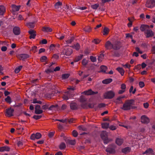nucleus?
Instances as JSON below:
<instances>
[{
  "label": "nucleus",
  "instance_id": "1",
  "mask_svg": "<svg viewBox=\"0 0 155 155\" xmlns=\"http://www.w3.org/2000/svg\"><path fill=\"white\" fill-rule=\"evenodd\" d=\"M67 89L68 91L65 92L62 97L63 99L65 100H68L71 97V96L73 94V91L75 90L76 88L70 86L67 88Z\"/></svg>",
  "mask_w": 155,
  "mask_h": 155
},
{
  "label": "nucleus",
  "instance_id": "2",
  "mask_svg": "<svg viewBox=\"0 0 155 155\" xmlns=\"http://www.w3.org/2000/svg\"><path fill=\"white\" fill-rule=\"evenodd\" d=\"M134 100L133 99L126 101L123 104L121 109L124 110H130L132 107V105L133 104Z\"/></svg>",
  "mask_w": 155,
  "mask_h": 155
},
{
  "label": "nucleus",
  "instance_id": "3",
  "mask_svg": "<svg viewBox=\"0 0 155 155\" xmlns=\"http://www.w3.org/2000/svg\"><path fill=\"white\" fill-rule=\"evenodd\" d=\"M104 95L105 99H111L115 96V93L112 91H110L105 92Z\"/></svg>",
  "mask_w": 155,
  "mask_h": 155
},
{
  "label": "nucleus",
  "instance_id": "4",
  "mask_svg": "<svg viewBox=\"0 0 155 155\" xmlns=\"http://www.w3.org/2000/svg\"><path fill=\"white\" fill-rule=\"evenodd\" d=\"M72 50L70 48H64L62 52L63 54L69 56L72 53Z\"/></svg>",
  "mask_w": 155,
  "mask_h": 155
},
{
  "label": "nucleus",
  "instance_id": "5",
  "mask_svg": "<svg viewBox=\"0 0 155 155\" xmlns=\"http://www.w3.org/2000/svg\"><path fill=\"white\" fill-rule=\"evenodd\" d=\"M145 5L148 8L154 7L155 6V0H147Z\"/></svg>",
  "mask_w": 155,
  "mask_h": 155
},
{
  "label": "nucleus",
  "instance_id": "6",
  "mask_svg": "<svg viewBox=\"0 0 155 155\" xmlns=\"http://www.w3.org/2000/svg\"><path fill=\"white\" fill-rule=\"evenodd\" d=\"M115 145L114 144H111L108 146L106 151L110 153H113L115 152Z\"/></svg>",
  "mask_w": 155,
  "mask_h": 155
},
{
  "label": "nucleus",
  "instance_id": "7",
  "mask_svg": "<svg viewBox=\"0 0 155 155\" xmlns=\"http://www.w3.org/2000/svg\"><path fill=\"white\" fill-rule=\"evenodd\" d=\"M17 57L20 60L24 61L25 59L29 57V55L27 54H19L17 56Z\"/></svg>",
  "mask_w": 155,
  "mask_h": 155
},
{
  "label": "nucleus",
  "instance_id": "8",
  "mask_svg": "<svg viewBox=\"0 0 155 155\" xmlns=\"http://www.w3.org/2000/svg\"><path fill=\"white\" fill-rule=\"evenodd\" d=\"M41 137V135L39 133H37L36 134H33L31 136L30 138L31 140H34L35 139H38Z\"/></svg>",
  "mask_w": 155,
  "mask_h": 155
},
{
  "label": "nucleus",
  "instance_id": "9",
  "mask_svg": "<svg viewBox=\"0 0 155 155\" xmlns=\"http://www.w3.org/2000/svg\"><path fill=\"white\" fill-rule=\"evenodd\" d=\"M14 110L11 108H8L6 110V115L8 117H10L13 115V113Z\"/></svg>",
  "mask_w": 155,
  "mask_h": 155
},
{
  "label": "nucleus",
  "instance_id": "10",
  "mask_svg": "<svg viewBox=\"0 0 155 155\" xmlns=\"http://www.w3.org/2000/svg\"><path fill=\"white\" fill-rule=\"evenodd\" d=\"M121 47L120 44L118 41H116L113 44L112 49L114 50H119Z\"/></svg>",
  "mask_w": 155,
  "mask_h": 155
},
{
  "label": "nucleus",
  "instance_id": "11",
  "mask_svg": "<svg viewBox=\"0 0 155 155\" xmlns=\"http://www.w3.org/2000/svg\"><path fill=\"white\" fill-rule=\"evenodd\" d=\"M13 31L14 35H19L21 32L20 28L17 26H15L13 28Z\"/></svg>",
  "mask_w": 155,
  "mask_h": 155
},
{
  "label": "nucleus",
  "instance_id": "12",
  "mask_svg": "<svg viewBox=\"0 0 155 155\" xmlns=\"http://www.w3.org/2000/svg\"><path fill=\"white\" fill-rule=\"evenodd\" d=\"M141 122L142 123L148 124L149 122V119L145 115H142L141 117Z\"/></svg>",
  "mask_w": 155,
  "mask_h": 155
},
{
  "label": "nucleus",
  "instance_id": "13",
  "mask_svg": "<svg viewBox=\"0 0 155 155\" xmlns=\"http://www.w3.org/2000/svg\"><path fill=\"white\" fill-rule=\"evenodd\" d=\"M83 93L85 95H91L97 94L98 92L97 91L94 92L92 91L91 89H89L87 91H86L83 92Z\"/></svg>",
  "mask_w": 155,
  "mask_h": 155
},
{
  "label": "nucleus",
  "instance_id": "14",
  "mask_svg": "<svg viewBox=\"0 0 155 155\" xmlns=\"http://www.w3.org/2000/svg\"><path fill=\"white\" fill-rule=\"evenodd\" d=\"M113 44L109 41H107L106 43L105 46L107 49L110 50L112 48Z\"/></svg>",
  "mask_w": 155,
  "mask_h": 155
},
{
  "label": "nucleus",
  "instance_id": "15",
  "mask_svg": "<svg viewBox=\"0 0 155 155\" xmlns=\"http://www.w3.org/2000/svg\"><path fill=\"white\" fill-rule=\"evenodd\" d=\"M29 34L30 35V38L34 39L36 36V34L35 32V31L32 29H30L28 31Z\"/></svg>",
  "mask_w": 155,
  "mask_h": 155
},
{
  "label": "nucleus",
  "instance_id": "16",
  "mask_svg": "<svg viewBox=\"0 0 155 155\" xmlns=\"http://www.w3.org/2000/svg\"><path fill=\"white\" fill-rule=\"evenodd\" d=\"M147 35V38H149L151 37L154 35V34L153 31L150 29H148L146 32Z\"/></svg>",
  "mask_w": 155,
  "mask_h": 155
},
{
  "label": "nucleus",
  "instance_id": "17",
  "mask_svg": "<svg viewBox=\"0 0 155 155\" xmlns=\"http://www.w3.org/2000/svg\"><path fill=\"white\" fill-rule=\"evenodd\" d=\"M115 142L119 146L121 145L124 142V140L123 138L118 137L116 139Z\"/></svg>",
  "mask_w": 155,
  "mask_h": 155
},
{
  "label": "nucleus",
  "instance_id": "18",
  "mask_svg": "<svg viewBox=\"0 0 155 155\" xmlns=\"http://www.w3.org/2000/svg\"><path fill=\"white\" fill-rule=\"evenodd\" d=\"M140 28L142 31H147L149 29V26L147 25H142L141 26Z\"/></svg>",
  "mask_w": 155,
  "mask_h": 155
},
{
  "label": "nucleus",
  "instance_id": "19",
  "mask_svg": "<svg viewBox=\"0 0 155 155\" xmlns=\"http://www.w3.org/2000/svg\"><path fill=\"white\" fill-rule=\"evenodd\" d=\"M59 107H58V104H56L55 105H52L50 106L49 108H48V110H55L56 109H59Z\"/></svg>",
  "mask_w": 155,
  "mask_h": 155
},
{
  "label": "nucleus",
  "instance_id": "20",
  "mask_svg": "<svg viewBox=\"0 0 155 155\" xmlns=\"http://www.w3.org/2000/svg\"><path fill=\"white\" fill-rule=\"evenodd\" d=\"M26 25L29 28H34L35 26V22H32L27 23Z\"/></svg>",
  "mask_w": 155,
  "mask_h": 155
},
{
  "label": "nucleus",
  "instance_id": "21",
  "mask_svg": "<svg viewBox=\"0 0 155 155\" xmlns=\"http://www.w3.org/2000/svg\"><path fill=\"white\" fill-rule=\"evenodd\" d=\"M10 148L7 146H4L0 147V151L4 152V151H8L10 150Z\"/></svg>",
  "mask_w": 155,
  "mask_h": 155
},
{
  "label": "nucleus",
  "instance_id": "22",
  "mask_svg": "<svg viewBox=\"0 0 155 155\" xmlns=\"http://www.w3.org/2000/svg\"><path fill=\"white\" fill-rule=\"evenodd\" d=\"M70 106L72 110H76L78 108V105L77 104L74 102L71 103L70 104Z\"/></svg>",
  "mask_w": 155,
  "mask_h": 155
},
{
  "label": "nucleus",
  "instance_id": "23",
  "mask_svg": "<svg viewBox=\"0 0 155 155\" xmlns=\"http://www.w3.org/2000/svg\"><path fill=\"white\" fill-rule=\"evenodd\" d=\"M101 136L102 139L107 138V133L106 131H103L101 134Z\"/></svg>",
  "mask_w": 155,
  "mask_h": 155
},
{
  "label": "nucleus",
  "instance_id": "24",
  "mask_svg": "<svg viewBox=\"0 0 155 155\" xmlns=\"http://www.w3.org/2000/svg\"><path fill=\"white\" fill-rule=\"evenodd\" d=\"M153 150L151 148H149L147 149L145 152L142 153L143 154H150L153 152Z\"/></svg>",
  "mask_w": 155,
  "mask_h": 155
},
{
  "label": "nucleus",
  "instance_id": "25",
  "mask_svg": "<svg viewBox=\"0 0 155 155\" xmlns=\"http://www.w3.org/2000/svg\"><path fill=\"white\" fill-rule=\"evenodd\" d=\"M131 150L130 148L129 147H127L123 148L122 150V152L125 154H127L130 152Z\"/></svg>",
  "mask_w": 155,
  "mask_h": 155
},
{
  "label": "nucleus",
  "instance_id": "26",
  "mask_svg": "<svg viewBox=\"0 0 155 155\" xmlns=\"http://www.w3.org/2000/svg\"><path fill=\"white\" fill-rule=\"evenodd\" d=\"M12 10L13 12L18 11L20 9V6H16L15 5H12Z\"/></svg>",
  "mask_w": 155,
  "mask_h": 155
},
{
  "label": "nucleus",
  "instance_id": "27",
  "mask_svg": "<svg viewBox=\"0 0 155 155\" xmlns=\"http://www.w3.org/2000/svg\"><path fill=\"white\" fill-rule=\"evenodd\" d=\"M42 30L44 32H48L51 31L52 29L49 27H43L42 28Z\"/></svg>",
  "mask_w": 155,
  "mask_h": 155
},
{
  "label": "nucleus",
  "instance_id": "28",
  "mask_svg": "<svg viewBox=\"0 0 155 155\" xmlns=\"http://www.w3.org/2000/svg\"><path fill=\"white\" fill-rule=\"evenodd\" d=\"M100 68L101 69V71L100 72H102L106 74H107V73L106 72V71L107 69V67L104 65H101L100 67Z\"/></svg>",
  "mask_w": 155,
  "mask_h": 155
},
{
  "label": "nucleus",
  "instance_id": "29",
  "mask_svg": "<svg viewBox=\"0 0 155 155\" xmlns=\"http://www.w3.org/2000/svg\"><path fill=\"white\" fill-rule=\"evenodd\" d=\"M112 81V79L109 78L103 80L102 83L104 84H107L111 83Z\"/></svg>",
  "mask_w": 155,
  "mask_h": 155
},
{
  "label": "nucleus",
  "instance_id": "30",
  "mask_svg": "<svg viewBox=\"0 0 155 155\" xmlns=\"http://www.w3.org/2000/svg\"><path fill=\"white\" fill-rule=\"evenodd\" d=\"M117 70L121 74L122 76L124 75V71L122 68L118 67L117 68Z\"/></svg>",
  "mask_w": 155,
  "mask_h": 155
},
{
  "label": "nucleus",
  "instance_id": "31",
  "mask_svg": "<svg viewBox=\"0 0 155 155\" xmlns=\"http://www.w3.org/2000/svg\"><path fill=\"white\" fill-rule=\"evenodd\" d=\"M5 12V7L3 5H0V15H3Z\"/></svg>",
  "mask_w": 155,
  "mask_h": 155
},
{
  "label": "nucleus",
  "instance_id": "32",
  "mask_svg": "<svg viewBox=\"0 0 155 155\" xmlns=\"http://www.w3.org/2000/svg\"><path fill=\"white\" fill-rule=\"evenodd\" d=\"M109 29L108 28L106 27H104L103 29V35H107L109 33Z\"/></svg>",
  "mask_w": 155,
  "mask_h": 155
},
{
  "label": "nucleus",
  "instance_id": "33",
  "mask_svg": "<svg viewBox=\"0 0 155 155\" xmlns=\"http://www.w3.org/2000/svg\"><path fill=\"white\" fill-rule=\"evenodd\" d=\"M62 5V3L61 2L59 1L58 2H56L55 4V8L56 9H58Z\"/></svg>",
  "mask_w": 155,
  "mask_h": 155
},
{
  "label": "nucleus",
  "instance_id": "34",
  "mask_svg": "<svg viewBox=\"0 0 155 155\" xmlns=\"http://www.w3.org/2000/svg\"><path fill=\"white\" fill-rule=\"evenodd\" d=\"M109 123H104L101 124L102 127L104 129H107L109 127Z\"/></svg>",
  "mask_w": 155,
  "mask_h": 155
},
{
  "label": "nucleus",
  "instance_id": "35",
  "mask_svg": "<svg viewBox=\"0 0 155 155\" xmlns=\"http://www.w3.org/2000/svg\"><path fill=\"white\" fill-rule=\"evenodd\" d=\"M72 48L75 49L76 50H78L80 48V45L79 43H77L72 46Z\"/></svg>",
  "mask_w": 155,
  "mask_h": 155
},
{
  "label": "nucleus",
  "instance_id": "36",
  "mask_svg": "<svg viewBox=\"0 0 155 155\" xmlns=\"http://www.w3.org/2000/svg\"><path fill=\"white\" fill-rule=\"evenodd\" d=\"M78 128L81 130L86 131L87 130L86 128L83 126H79L78 127Z\"/></svg>",
  "mask_w": 155,
  "mask_h": 155
},
{
  "label": "nucleus",
  "instance_id": "37",
  "mask_svg": "<svg viewBox=\"0 0 155 155\" xmlns=\"http://www.w3.org/2000/svg\"><path fill=\"white\" fill-rule=\"evenodd\" d=\"M82 55H80V56H78L74 59V62H77L79 61L82 58Z\"/></svg>",
  "mask_w": 155,
  "mask_h": 155
},
{
  "label": "nucleus",
  "instance_id": "38",
  "mask_svg": "<svg viewBox=\"0 0 155 155\" xmlns=\"http://www.w3.org/2000/svg\"><path fill=\"white\" fill-rule=\"evenodd\" d=\"M5 100L6 102L10 104L12 102L11 98L9 96H7Z\"/></svg>",
  "mask_w": 155,
  "mask_h": 155
},
{
  "label": "nucleus",
  "instance_id": "39",
  "mask_svg": "<svg viewBox=\"0 0 155 155\" xmlns=\"http://www.w3.org/2000/svg\"><path fill=\"white\" fill-rule=\"evenodd\" d=\"M70 74H64L62 75V78L63 79H66L68 78Z\"/></svg>",
  "mask_w": 155,
  "mask_h": 155
},
{
  "label": "nucleus",
  "instance_id": "40",
  "mask_svg": "<svg viewBox=\"0 0 155 155\" xmlns=\"http://www.w3.org/2000/svg\"><path fill=\"white\" fill-rule=\"evenodd\" d=\"M66 145L64 143H62L60 144L59 147L60 149L63 150L64 149Z\"/></svg>",
  "mask_w": 155,
  "mask_h": 155
},
{
  "label": "nucleus",
  "instance_id": "41",
  "mask_svg": "<svg viewBox=\"0 0 155 155\" xmlns=\"http://www.w3.org/2000/svg\"><path fill=\"white\" fill-rule=\"evenodd\" d=\"M74 37H71L70 39H69L68 40L66 41V42L67 44H70L74 40Z\"/></svg>",
  "mask_w": 155,
  "mask_h": 155
},
{
  "label": "nucleus",
  "instance_id": "42",
  "mask_svg": "<svg viewBox=\"0 0 155 155\" xmlns=\"http://www.w3.org/2000/svg\"><path fill=\"white\" fill-rule=\"evenodd\" d=\"M35 112L36 114H40L43 112V111L42 110L40 109L35 110Z\"/></svg>",
  "mask_w": 155,
  "mask_h": 155
},
{
  "label": "nucleus",
  "instance_id": "43",
  "mask_svg": "<svg viewBox=\"0 0 155 155\" xmlns=\"http://www.w3.org/2000/svg\"><path fill=\"white\" fill-rule=\"evenodd\" d=\"M90 59L91 60V61L93 62H96L97 60L96 58L95 57H94L92 56H90Z\"/></svg>",
  "mask_w": 155,
  "mask_h": 155
},
{
  "label": "nucleus",
  "instance_id": "44",
  "mask_svg": "<svg viewBox=\"0 0 155 155\" xmlns=\"http://www.w3.org/2000/svg\"><path fill=\"white\" fill-rule=\"evenodd\" d=\"M49 105L47 104H45L43 105L42 107V108L43 110H46L48 109L49 108Z\"/></svg>",
  "mask_w": 155,
  "mask_h": 155
},
{
  "label": "nucleus",
  "instance_id": "45",
  "mask_svg": "<svg viewBox=\"0 0 155 155\" xmlns=\"http://www.w3.org/2000/svg\"><path fill=\"white\" fill-rule=\"evenodd\" d=\"M82 64L84 66L87 65L88 63V61L86 59H83L81 62Z\"/></svg>",
  "mask_w": 155,
  "mask_h": 155
},
{
  "label": "nucleus",
  "instance_id": "46",
  "mask_svg": "<svg viewBox=\"0 0 155 155\" xmlns=\"http://www.w3.org/2000/svg\"><path fill=\"white\" fill-rule=\"evenodd\" d=\"M99 7V5L97 4L92 5H91V7L94 9H96Z\"/></svg>",
  "mask_w": 155,
  "mask_h": 155
},
{
  "label": "nucleus",
  "instance_id": "47",
  "mask_svg": "<svg viewBox=\"0 0 155 155\" xmlns=\"http://www.w3.org/2000/svg\"><path fill=\"white\" fill-rule=\"evenodd\" d=\"M81 107L83 108H88V106L87 103L83 102L81 104Z\"/></svg>",
  "mask_w": 155,
  "mask_h": 155
},
{
  "label": "nucleus",
  "instance_id": "48",
  "mask_svg": "<svg viewBox=\"0 0 155 155\" xmlns=\"http://www.w3.org/2000/svg\"><path fill=\"white\" fill-rule=\"evenodd\" d=\"M67 122L70 124L72 123H74L75 120L73 118H71L70 119H67Z\"/></svg>",
  "mask_w": 155,
  "mask_h": 155
},
{
  "label": "nucleus",
  "instance_id": "49",
  "mask_svg": "<svg viewBox=\"0 0 155 155\" xmlns=\"http://www.w3.org/2000/svg\"><path fill=\"white\" fill-rule=\"evenodd\" d=\"M42 117L41 115H34L33 118L36 120H38L40 119Z\"/></svg>",
  "mask_w": 155,
  "mask_h": 155
},
{
  "label": "nucleus",
  "instance_id": "50",
  "mask_svg": "<svg viewBox=\"0 0 155 155\" xmlns=\"http://www.w3.org/2000/svg\"><path fill=\"white\" fill-rule=\"evenodd\" d=\"M72 134L73 136L74 137H77L78 135V132H77V131L75 130H73L72 131Z\"/></svg>",
  "mask_w": 155,
  "mask_h": 155
},
{
  "label": "nucleus",
  "instance_id": "51",
  "mask_svg": "<svg viewBox=\"0 0 155 155\" xmlns=\"http://www.w3.org/2000/svg\"><path fill=\"white\" fill-rule=\"evenodd\" d=\"M102 140H104V143L105 144H107L110 141V140L108 137Z\"/></svg>",
  "mask_w": 155,
  "mask_h": 155
},
{
  "label": "nucleus",
  "instance_id": "52",
  "mask_svg": "<svg viewBox=\"0 0 155 155\" xmlns=\"http://www.w3.org/2000/svg\"><path fill=\"white\" fill-rule=\"evenodd\" d=\"M86 101L85 97L83 96H81L80 98V102L83 103Z\"/></svg>",
  "mask_w": 155,
  "mask_h": 155
},
{
  "label": "nucleus",
  "instance_id": "53",
  "mask_svg": "<svg viewBox=\"0 0 155 155\" xmlns=\"http://www.w3.org/2000/svg\"><path fill=\"white\" fill-rule=\"evenodd\" d=\"M47 59V57L45 56H42L40 58V60L42 62H44L45 60Z\"/></svg>",
  "mask_w": 155,
  "mask_h": 155
},
{
  "label": "nucleus",
  "instance_id": "54",
  "mask_svg": "<svg viewBox=\"0 0 155 155\" xmlns=\"http://www.w3.org/2000/svg\"><path fill=\"white\" fill-rule=\"evenodd\" d=\"M120 56L119 54L117 51H114L113 54V56L114 57H118Z\"/></svg>",
  "mask_w": 155,
  "mask_h": 155
},
{
  "label": "nucleus",
  "instance_id": "55",
  "mask_svg": "<svg viewBox=\"0 0 155 155\" xmlns=\"http://www.w3.org/2000/svg\"><path fill=\"white\" fill-rule=\"evenodd\" d=\"M91 27H89V26H88V27H87L85 28L84 31L86 32H90L91 31Z\"/></svg>",
  "mask_w": 155,
  "mask_h": 155
},
{
  "label": "nucleus",
  "instance_id": "56",
  "mask_svg": "<svg viewBox=\"0 0 155 155\" xmlns=\"http://www.w3.org/2000/svg\"><path fill=\"white\" fill-rule=\"evenodd\" d=\"M33 103L34 104L38 103L40 104H42V102L41 101H37L36 99H34Z\"/></svg>",
  "mask_w": 155,
  "mask_h": 155
},
{
  "label": "nucleus",
  "instance_id": "57",
  "mask_svg": "<svg viewBox=\"0 0 155 155\" xmlns=\"http://www.w3.org/2000/svg\"><path fill=\"white\" fill-rule=\"evenodd\" d=\"M31 50L32 51L34 52L35 53L37 51V47L35 46L32 47Z\"/></svg>",
  "mask_w": 155,
  "mask_h": 155
},
{
  "label": "nucleus",
  "instance_id": "58",
  "mask_svg": "<svg viewBox=\"0 0 155 155\" xmlns=\"http://www.w3.org/2000/svg\"><path fill=\"white\" fill-rule=\"evenodd\" d=\"M139 86L141 88H142L144 87L145 84L144 83L143 81H140L139 82Z\"/></svg>",
  "mask_w": 155,
  "mask_h": 155
},
{
  "label": "nucleus",
  "instance_id": "59",
  "mask_svg": "<svg viewBox=\"0 0 155 155\" xmlns=\"http://www.w3.org/2000/svg\"><path fill=\"white\" fill-rule=\"evenodd\" d=\"M105 105L104 104L101 103L98 105L97 107V108H101L105 107Z\"/></svg>",
  "mask_w": 155,
  "mask_h": 155
},
{
  "label": "nucleus",
  "instance_id": "60",
  "mask_svg": "<svg viewBox=\"0 0 155 155\" xmlns=\"http://www.w3.org/2000/svg\"><path fill=\"white\" fill-rule=\"evenodd\" d=\"M126 38H130L131 39H132L133 36L130 33L126 34Z\"/></svg>",
  "mask_w": 155,
  "mask_h": 155
},
{
  "label": "nucleus",
  "instance_id": "61",
  "mask_svg": "<svg viewBox=\"0 0 155 155\" xmlns=\"http://www.w3.org/2000/svg\"><path fill=\"white\" fill-rule=\"evenodd\" d=\"M121 88L124 90H125L126 88V85L124 84H121Z\"/></svg>",
  "mask_w": 155,
  "mask_h": 155
},
{
  "label": "nucleus",
  "instance_id": "62",
  "mask_svg": "<svg viewBox=\"0 0 155 155\" xmlns=\"http://www.w3.org/2000/svg\"><path fill=\"white\" fill-rule=\"evenodd\" d=\"M45 48H41L39 50L38 53L39 54H40L41 53L45 52Z\"/></svg>",
  "mask_w": 155,
  "mask_h": 155
},
{
  "label": "nucleus",
  "instance_id": "63",
  "mask_svg": "<svg viewBox=\"0 0 155 155\" xmlns=\"http://www.w3.org/2000/svg\"><path fill=\"white\" fill-rule=\"evenodd\" d=\"M100 41L99 39H94L93 41V42L97 44L99 43L100 42Z\"/></svg>",
  "mask_w": 155,
  "mask_h": 155
},
{
  "label": "nucleus",
  "instance_id": "64",
  "mask_svg": "<svg viewBox=\"0 0 155 155\" xmlns=\"http://www.w3.org/2000/svg\"><path fill=\"white\" fill-rule=\"evenodd\" d=\"M110 129L112 130H115L116 129V126L114 125H111L109 127Z\"/></svg>",
  "mask_w": 155,
  "mask_h": 155
}]
</instances>
